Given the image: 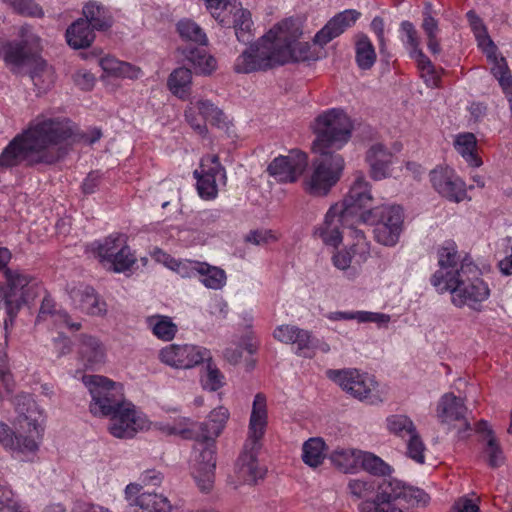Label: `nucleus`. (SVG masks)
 Masks as SVG:
<instances>
[{
    "mask_svg": "<svg viewBox=\"0 0 512 512\" xmlns=\"http://www.w3.org/2000/svg\"><path fill=\"white\" fill-rule=\"evenodd\" d=\"M354 50L357 67L362 71L370 70L376 62L377 54L373 43L366 34L358 33L356 35Z\"/></svg>",
    "mask_w": 512,
    "mask_h": 512,
    "instance_id": "c85d7f7f",
    "label": "nucleus"
},
{
    "mask_svg": "<svg viewBox=\"0 0 512 512\" xmlns=\"http://www.w3.org/2000/svg\"><path fill=\"white\" fill-rule=\"evenodd\" d=\"M199 113L206 121H210L213 125L220 126L225 121L223 111L214 105L210 100H199L196 103Z\"/></svg>",
    "mask_w": 512,
    "mask_h": 512,
    "instance_id": "3c124183",
    "label": "nucleus"
},
{
    "mask_svg": "<svg viewBox=\"0 0 512 512\" xmlns=\"http://www.w3.org/2000/svg\"><path fill=\"white\" fill-rule=\"evenodd\" d=\"M307 155L299 150H292L288 156L276 157L267 167V172L277 181L293 183L304 172L308 164Z\"/></svg>",
    "mask_w": 512,
    "mask_h": 512,
    "instance_id": "ddd939ff",
    "label": "nucleus"
},
{
    "mask_svg": "<svg viewBox=\"0 0 512 512\" xmlns=\"http://www.w3.org/2000/svg\"><path fill=\"white\" fill-rule=\"evenodd\" d=\"M20 507L13 491L7 485L0 484V512H17Z\"/></svg>",
    "mask_w": 512,
    "mask_h": 512,
    "instance_id": "680f3d73",
    "label": "nucleus"
},
{
    "mask_svg": "<svg viewBox=\"0 0 512 512\" xmlns=\"http://www.w3.org/2000/svg\"><path fill=\"white\" fill-rule=\"evenodd\" d=\"M400 31L406 36V40L403 42L409 48V51L420 46L418 32L412 22L408 20L402 21Z\"/></svg>",
    "mask_w": 512,
    "mask_h": 512,
    "instance_id": "69168bd1",
    "label": "nucleus"
},
{
    "mask_svg": "<svg viewBox=\"0 0 512 512\" xmlns=\"http://www.w3.org/2000/svg\"><path fill=\"white\" fill-rule=\"evenodd\" d=\"M433 188L443 197L459 203L467 195L465 183L450 168L434 169L430 172Z\"/></svg>",
    "mask_w": 512,
    "mask_h": 512,
    "instance_id": "4468645a",
    "label": "nucleus"
},
{
    "mask_svg": "<svg viewBox=\"0 0 512 512\" xmlns=\"http://www.w3.org/2000/svg\"><path fill=\"white\" fill-rule=\"evenodd\" d=\"M285 56L286 54L279 53L275 25L236 58L234 70L243 74L267 71L284 65Z\"/></svg>",
    "mask_w": 512,
    "mask_h": 512,
    "instance_id": "423d86ee",
    "label": "nucleus"
},
{
    "mask_svg": "<svg viewBox=\"0 0 512 512\" xmlns=\"http://www.w3.org/2000/svg\"><path fill=\"white\" fill-rule=\"evenodd\" d=\"M11 9L23 16L42 18L44 11L34 0H3Z\"/></svg>",
    "mask_w": 512,
    "mask_h": 512,
    "instance_id": "de8ad7c7",
    "label": "nucleus"
},
{
    "mask_svg": "<svg viewBox=\"0 0 512 512\" xmlns=\"http://www.w3.org/2000/svg\"><path fill=\"white\" fill-rule=\"evenodd\" d=\"M357 252V245H351L348 250H342L335 253L332 257L334 266L340 270H348L352 261V256Z\"/></svg>",
    "mask_w": 512,
    "mask_h": 512,
    "instance_id": "774afa93",
    "label": "nucleus"
},
{
    "mask_svg": "<svg viewBox=\"0 0 512 512\" xmlns=\"http://www.w3.org/2000/svg\"><path fill=\"white\" fill-rule=\"evenodd\" d=\"M361 17L355 9H347L333 16L314 36V43L324 46L334 38L340 36L348 28L354 26Z\"/></svg>",
    "mask_w": 512,
    "mask_h": 512,
    "instance_id": "f3484780",
    "label": "nucleus"
},
{
    "mask_svg": "<svg viewBox=\"0 0 512 512\" xmlns=\"http://www.w3.org/2000/svg\"><path fill=\"white\" fill-rule=\"evenodd\" d=\"M6 344L0 342V400L10 395L14 390V380L8 366Z\"/></svg>",
    "mask_w": 512,
    "mask_h": 512,
    "instance_id": "c03bdc74",
    "label": "nucleus"
},
{
    "mask_svg": "<svg viewBox=\"0 0 512 512\" xmlns=\"http://www.w3.org/2000/svg\"><path fill=\"white\" fill-rule=\"evenodd\" d=\"M328 376L343 390L361 401L372 405L382 401L377 392V382L367 373H360L356 369L329 370Z\"/></svg>",
    "mask_w": 512,
    "mask_h": 512,
    "instance_id": "6e6552de",
    "label": "nucleus"
},
{
    "mask_svg": "<svg viewBox=\"0 0 512 512\" xmlns=\"http://www.w3.org/2000/svg\"><path fill=\"white\" fill-rule=\"evenodd\" d=\"M0 443L4 448L20 453H33L38 450V443L32 435L16 434L2 422L0 423Z\"/></svg>",
    "mask_w": 512,
    "mask_h": 512,
    "instance_id": "b1692460",
    "label": "nucleus"
},
{
    "mask_svg": "<svg viewBox=\"0 0 512 512\" xmlns=\"http://www.w3.org/2000/svg\"><path fill=\"white\" fill-rule=\"evenodd\" d=\"M431 10V4L427 3L422 12L423 21L421 28L426 37L437 36L439 32L438 20L432 16Z\"/></svg>",
    "mask_w": 512,
    "mask_h": 512,
    "instance_id": "0e129e2a",
    "label": "nucleus"
},
{
    "mask_svg": "<svg viewBox=\"0 0 512 512\" xmlns=\"http://www.w3.org/2000/svg\"><path fill=\"white\" fill-rule=\"evenodd\" d=\"M359 452L361 451L354 449H336L331 453L330 459L339 470L344 473H353L359 465Z\"/></svg>",
    "mask_w": 512,
    "mask_h": 512,
    "instance_id": "a19ab883",
    "label": "nucleus"
},
{
    "mask_svg": "<svg viewBox=\"0 0 512 512\" xmlns=\"http://www.w3.org/2000/svg\"><path fill=\"white\" fill-rule=\"evenodd\" d=\"M273 337L285 344H295L298 354L300 351L316 347V339L313 334L295 325L282 324L274 329Z\"/></svg>",
    "mask_w": 512,
    "mask_h": 512,
    "instance_id": "aec40b11",
    "label": "nucleus"
},
{
    "mask_svg": "<svg viewBox=\"0 0 512 512\" xmlns=\"http://www.w3.org/2000/svg\"><path fill=\"white\" fill-rule=\"evenodd\" d=\"M84 385L91 395L90 412L95 416L110 417L109 432L116 438L134 437L146 426L135 406L126 401L123 385L101 375H84Z\"/></svg>",
    "mask_w": 512,
    "mask_h": 512,
    "instance_id": "7ed1b4c3",
    "label": "nucleus"
},
{
    "mask_svg": "<svg viewBox=\"0 0 512 512\" xmlns=\"http://www.w3.org/2000/svg\"><path fill=\"white\" fill-rule=\"evenodd\" d=\"M484 452L488 456V465L491 468H498L504 462L503 451L494 436L493 430H489V438L487 440Z\"/></svg>",
    "mask_w": 512,
    "mask_h": 512,
    "instance_id": "864d4df0",
    "label": "nucleus"
},
{
    "mask_svg": "<svg viewBox=\"0 0 512 512\" xmlns=\"http://www.w3.org/2000/svg\"><path fill=\"white\" fill-rule=\"evenodd\" d=\"M455 148L470 166L479 167L482 165V160L475 153L476 138L474 134L465 133L459 135L455 141Z\"/></svg>",
    "mask_w": 512,
    "mask_h": 512,
    "instance_id": "58836bf2",
    "label": "nucleus"
},
{
    "mask_svg": "<svg viewBox=\"0 0 512 512\" xmlns=\"http://www.w3.org/2000/svg\"><path fill=\"white\" fill-rule=\"evenodd\" d=\"M238 478L245 483H256L264 476V470L259 467L257 458L252 452L243 453L237 461Z\"/></svg>",
    "mask_w": 512,
    "mask_h": 512,
    "instance_id": "2f4dec72",
    "label": "nucleus"
},
{
    "mask_svg": "<svg viewBox=\"0 0 512 512\" xmlns=\"http://www.w3.org/2000/svg\"><path fill=\"white\" fill-rule=\"evenodd\" d=\"M391 481L398 480L392 477L384 478L381 480L374 478L353 479L349 481L348 489L351 495L357 499H363V501L373 500L376 495H379L380 487L384 483Z\"/></svg>",
    "mask_w": 512,
    "mask_h": 512,
    "instance_id": "bb28decb",
    "label": "nucleus"
},
{
    "mask_svg": "<svg viewBox=\"0 0 512 512\" xmlns=\"http://www.w3.org/2000/svg\"><path fill=\"white\" fill-rule=\"evenodd\" d=\"M228 417L229 412L225 407H218L212 410L205 421L191 423L192 427L189 428L190 438H194L196 442H215V439L222 432Z\"/></svg>",
    "mask_w": 512,
    "mask_h": 512,
    "instance_id": "dca6fc26",
    "label": "nucleus"
},
{
    "mask_svg": "<svg viewBox=\"0 0 512 512\" xmlns=\"http://www.w3.org/2000/svg\"><path fill=\"white\" fill-rule=\"evenodd\" d=\"M393 154L381 143L373 144L366 152L365 160L369 166V175L375 181L391 175Z\"/></svg>",
    "mask_w": 512,
    "mask_h": 512,
    "instance_id": "6ab92c4d",
    "label": "nucleus"
},
{
    "mask_svg": "<svg viewBox=\"0 0 512 512\" xmlns=\"http://www.w3.org/2000/svg\"><path fill=\"white\" fill-rule=\"evenodd\" d=\"M425 446L417 430L408 436L407 455L419 464L425 461Z\"/></svg>",
    "mask_w": 512,
    "mask_h": 512,
    "instance_id": "13d9d810",
    "label": "nucleus"
},
{
    "mask_svg": "<svg viewBox=\"0 0 512 512\" xmlns=\"http://www.w3.org/2000/svg\"><path fill=\"white\" fill-rule=\"evenodd\" d=\"M83 19L87 20V23L95 31H107L114 23L113 16L110 10L97 1H90L83 6Z\"/></svg>",
    "mask_w": 512,
    "mask_h": 512,
    "instance_id": "a878e982",
    "label": "nucleus"
},
{
    "mask_svg": "<svg viewBox=\"0 0 512 512\" xmlns=\"http://www.w3.org/2000/svg\"><path fill=\"white\" fill-rule=\"evenodd\" d=\"M491 74L498 80V83L502 90H506L512 86V75L508 67L507 61L503 56L491 61Z\"/></svg>",
    "mask_w": 512,
    "mask_h": 512,
    "instance_id": "8fccbe9b",
    "label": "nucleus"
},
{
    "mask_svg": "<svg viewBox=\"0 0 512 512\" xmlns=\"http://www.w3.org/2000/svg\"><path fill=\"white\" fill-rule=\"evenodd\" d=\"M184 59L188 61L196 74L211 75L217 67L216 59L207 53L205 48L192 44L179 48Z\"/></svg>",
    "mask_w": 512,
    "mask_h": 512,
    "instance_id": "5701e85b",
    "label": "nucleus"
},
{
    "mask_svg": "<svg viewBox=\"0 0 512 512\" xmlns=\"http://www.w3.org/2000/svg\"><path fill=\"white\" fill-rule=\"evenodd\" d=\"M5 289L8 292V303L19 307L29 304L37 296L40 289L34 279L19 269L5 270Z\"/></svg>",
    "mask_w": 512,
    "mask_h": 512,
    "instance_id": "9b49d317",
    "label": "nucleus"
},
{
    "mask_svg": "<svg viewBox=\"0 0 512 512\" xmlns=\"http://www.w3.org/2000/svg\"><path fill=\"white\" fill-rule=\"evenodd\" d=\"M193 271L200 275V282L207 288L219 290L226 284V273L223 269L205 262L190 263Z\"/></svg>",
    "mask_w": 512,
    "mask_h": 512,
    "instance_id": "cd10ccee",
    "label": "nucleus"
},
{
    "mask_svg": "<svg viewBox=\"0 0 512 512\" xmlns=\"http://www.w3.org/2000/svg\"><path fill=\"white\" fill-rule=\"evenodd\" d=\"M379 316H382L378 313L365 312V311H357V312H346V311H336L330 312L326 315V317L332 321L339 320H353L356 319L358 322H374L377 320Z\"/></svg>",
    "mask_w": 512,
    "mask_h": 512,
    "instance_id": "5fc2aeb1",
    "label": "nucleus"
},
{
    "mask_svg": "<svg viewBox=\"0 0 512 512\" xmlns=\"http://www.w3.org/2000/svg\"><path fill=\"white\" fill-rule=\"evenodd\" d=\"M253 21L249 10L238 8L233 13V29L237 40L243 44L251 43L254 38Z\"/></svg>",
    "mask_w": 512,
    "mask_h": 512,
    "instance_id": "473e14b6",
    "label": "nucleus"
},
{
    "mask_svg": "<svg viewBox=\"0 0 512 512\" xmlns=\"http://www.w3.org/2000/svg\"><path fill=\"white\" fill-rule=\"evenodd\" d=\"M360 222L374 226L375 240L388 247L395 246L403 230L404 211L399 205H380L365 210Z\"/></svg>",
    "mask_w": 512,
    "mask_h": 512,
    "instance_id": "0eeeda50",
    "label": "nucleus"
},
{
    "mask_svg": "<svg viewBox=\"0 0 512 512\" xmlns=\"http://www.w3.org/2000/svg\"><path fill=\"white\" fill-rule=\"evenodd\" d=\"M177 32L180 37L201 46L207 45L208 39L203 29L194 21L190 19H182L177 25Z\"/></svg>",
    "mask_w": 512,
    "mask_h": 512,
    "instance_id": "79ce46f5",
    "label": "nucleus"
},
{
    "mask_svg": "<svg viewBox=\"0 0 512 512\" xmlns=\"http://www.w3.org/2000/svg\"><path fill=\"white\" fill-rule=\"evenodd\" d=\"M123 245L120 237L109 236L97 247V254L102 262L110 263L117 250Z\"/></svg>",
    "mask_w": 512,
    "mask_h": 512,
    "instance_id": "6e6d98bb",
    "label": "nucleus"
},
{
    "mask_svg": "<svg viewBox=\"0 0 512 512\" xmlns=\"http://www.w3.org/2000/svg\"><path fill=\"white\" fill-rule=\"evenodd\" d=\"M0 52L6 65L16 73L21 67L30 63L38 50L14 40L2 44Z\"/></svg>",
    "mask_w": 512,
    "mask_h": 512,
    "instance_id": "412c9836",
    "label": "nucleus"
},
{
    "mask_svg": "<svg viewBox=\"0 0 512 512\" xmlns=\"http://www.w3.org/2000/svg\"><path fill=\"white\" fill-rule=\"evenodd\" d=\"M65 37L71 48L84 49L95 40V30L87 23V20L79 18L68 26Z\"/></svg>",
    "mask_w": 512,
    "mask_h": 512,
    "instance_id": "393cba45",
    "label": "nucleus"
},
{
    "mask_svg": "<svg viewBox=\"0 0 512 512\" xmlns=\"http://www.w3.org/2000/svg\"><path fill=\"white\" fill-rule=\"evenodd\" d=\"M358 456H360L359 464H361L362 468L370 474L374 476L390 475L392 471L391 467L380 457L363 451L359 452Z\"/></svg>",
    "mask_w": 512,
    "mask_h": 512,
    "instance_id": "37998d69",
    "label": "nucleus"
},
{
    "mask_svg": "<svg viewBox=\"0 0 512 512\" xmlns=\"http://www.w3.org/2000/svg\"><path fill=\"white\" fill-rule=\"evenodd\" d=\"M194 177L197 180L198 194L202 199L210 200L217 196L218 189L215 179L210 174H202L198 170L194 171Z\"/></svg>",
    "mask_w": 512,
    "mask_h": 512,
    "instance_id": "09e8293b",
    "label": "nucleus"
},
{
    "mask_svg": "<svg viewBox=\"0 0 512 512\" xmlns=\"http://www.w3.org/2000/svg\"><path fill=\"white\" fill-rule=\"evenodd\" d=\"M311 127L316 135L312 149L319 156L312 162L305 190L313 196H326L343 174L345 161L337 151L350 140L353 124L342 109L332 108L318 115Z\"/></svg>",
    "mask_w": 512,
    "mask_h": 512,
    "instance_id": "f257e3e1",
    "label": "nucleus"
},
{
    "mask_svg": "<svg viewBox=\"0 0 512 512\" xmlns=\"http://www.w3.org/2000/svg\"><path fill=\"white\" fill-rule=\"evenodd\" d=\"M205 369L200 376V382L204 390L215 392L225 384V377L213 362L211 354L204 359Z\"/></svg>",
    "mask_w": 512,
    "mask_h": 512,
    "instance_id": "c9c22d12",
    "label": "nucleus"
},
{
    "mask_svg": "<svg viewBox=\"0 0 512 512\" xmlns=\"http://www.w3.org/2000/svg\"><path fill=\"white\" fill-rule=\"evenodd\" d=\"M476 37L478 39V45L481 48L482 52L486 55L488 62L496 61V59L500 58V56L497 55V46L487 35V33L481 35V33L479 32L476 34Z\"/></svg>",
    "mask_w": 512,
    "mask_h": 512,
    "instance_id": "338daca9",
    "label": "nucleus"
},
{
    "mask_svg": "<svg viewBox=\"0 0 512 512\" xmlns=\"http://www.w3.org/2000/svg\"><path fill=\"white\" fill-rule=\"evenodd\" d=\"M209 350L190 344H171L160 351V360L177 369H189L208 357Z\"/></svg>",
    "mask_w": 512,
    "mask_h": 512,
    "instance_id": "f8f14e48",
    "label": "nucleus"
},
{
    "mask_svg": "<svg viewBox=\"0 0 512 512\" xmlns=\"http://www.w3.org/2000/svg\"><path fill=\"white\" fill-rule=\"evenodd\" d=\"M372 200L371 186L364 174L358 172L348 194L340 204L337 203L329 208L323 223L316 228L315 234L324 243L335 244L339 242L340 237L336 231L339 222L350 224L351 217H356V221L360 222L359 216L365 211L364 208L371 204Z\"/></svg>",
    "mask_w": 512,
    "mask_h": 512,
    "instance_id": "39448f33",
    "label": "nucleus"
},
{
    "mask_svg": "<svg viewBox=\"0 0 512 512\" xmlns=\"http://www.w3.org/2000/svg\"><path fill=\"white\" fill-rule=\"evenodd\" d=\"M279 53L286 54L288 62L310 61L317 59L308 42H299L302 31L293 20H284L276 25Z\"/></svg>",
    "mask_w": 512,
    "mask_h": 512,
    "instance_id": "1a4fd4ad",
    "label": "nucleus"
},
{
    "mask_svg": "<svg viewBox=\"0 0 512 512\" xmlns=\"http://www.w3.org/2000/svg\"><path fill=\"white\" fill-rule=\"evenodd\" d=\"M139 512H171L172 506L167 497L162 494L143 492L135 500Z\"/></svg>",
    "mask_w": 512,
    "mask_h": 512,
    "instance_id": "72a5a7b5",
    "label": "nucleus"
},
{
    "mask_svg": "<svg viewBox=\"0 0 512 512\" xmlns=\"http://www.w3.org/2000/svg\"><path fill=\"white\" fill-rule=\"evenodd\" d=\"M28 65H32L29 71V76L34 86L37 87L39 91L49 89L54 81L52 67L49 66L44 59L38 56V52H36L35 56L31 58Z\"/></svg>",
    "mask_w": 512,
    "mask_h": 512,
    "instance_id": "c756f323",
    "label": "nucleus"
},
{
    "mask_svg": "<svg viewBox=\"0 0 512 512\" xmlns=\"http://www.w3.org/2000/svg\"><path fill=\"white\" fill-rule=\"evenodd\" d=\"M71 298L80 311L87 315L100 316L106 313V303L91 286H83L71 291Z\"/></svg>",
    "mask_w": 512,
    "mask_h": 512,
    "instance_id": "4be33fe9",
    "label": "nucleus"
},
{
    "mask_svg": "<svg viewBox=\"0 0 512 512\" xmlns=\"http://www.w3.org/2000/svg\"><path fill=\"white\" fill-rule=\"evenodd\" d=\"M192 85L191 70L186 67L174 69L168 77L167 86L176 97L185 100L189 97Z\"/></svg>",
    "mask_w": 512,
    "mask_h": 512,
    "instance_id": "7c9ffc66",
    "label": "nucleus"
},
{
    "mask_svg": "<svg viewBox=\"0 0 512 512\" xmlns=\"http://www.w3.org/2000/svg\"><path fill=\"white\" fill-rule=\"evenodd\" d=\"M136 261L134 254L131 253L130 248L127 245H122L117 250L110 264L115 272H124L129 269Z\"/></svg>",
    "mask_w": 512,
    "mask_h": 512,
    "instance_id": "4d7b16f0",
    "label": "nucleus"
},
{
    "mask_svg": "<svg viewBox=\"0 0 512 512\" xmlns=\"http://www.w3.org/2000/svg\"><path fill=\"white\" fill-rule=\"evenodd\" d=\"M349 222H350V224H344L341 221V222H339V225H337L336 231L340 237L339 242H337L335 244H332V243H325V244L332 246V247H337L342 242L343 233L345 231H347L349 236H351L352 238L357 240V243L353 244V245H357V251L362 250L363 254H368L367 243L365 241V234L362 230L357 228L358 224H365V223L356 221V217H351Z\"/></svg>",
    "mask_w": 512,
    "mask_h": 512,
    "instance_id": "ea45409f",
    "label": "nucleus"
},
{
    "mask_svg": "<svg viewBox=\"0 0 512 512\" xmlns=\"http://www.w3.org/2000/svg\"><path fill=\"white\" fill-rule=\"evenodd\" d=\"M72 135L69 119L38 115L2 150L0 167L10 169L21 164L26 167L54 165L66 154L61 145Z\"/></svg>",
    "mask_w": 512,
    "mask_h": 512,
    "instance_id": "f03ea898",
    "label": "nucleus"
},
{
    "mask_svg": "<svg viewBox=\"0 0 512 512\" xmlns=\"http://www.w3.org/2000/svg\"><path fill=\"white\" fill-rule=\"evenodd\" d=\"M201 168L202 170L200 173L212 175L215 181L217 180V177H219L220 180H223V182H225V168L221 165L219 157L217 155L209 157L206 160H202Z\"/></svg>",
    "mask_w": 512,
    "mask_h": 512,
    "instance_id": "bf43d9fd",
    "label": "nucleus"
},
{
    "mask_svg": "<svg viewBox=\"0 0 512 512\" xmlns=\"http://www.w3.org/2000/svg\"><path fill=\"white\" fill-rule=\"evenodd\" d=\"M430 282L439 293L450 292L454 306H467L477 312L482 310V303L491 293L488 283L482 278L481 270L468 256L463 258L460 269L446 273L436 271Z\"/></svg>",
    "mask_w": 512,
    "mask_h": 512,
    "instance_id": "20e7f679",
    "label": "nucleus"
},
{
    "mask_svg": "<svg viewBox=\"0 0 512 512\" xmlns=\"http://www.w3.org/2000/svg\"><path fill=\"white\" fill-rule=\"evenodd\" d=\"M326 444L322 438H310L302 447V460L310 467H318L322 464L325 455Z\"/></svg>",
    "mask_w": 512,
    "mask_h": 512,
    "instance_id": "4c0bfd02",
    "label": "nucleus"
},
{
    "mask_svg": "<svg viewBox=\"0 0 512 512\" xmlns=\"http://www.w3.org/2000/svg\"><path fill=\"white\" fill-rule=\"evenodd\" d=\"M467 407L463 399L456 397L452 393L444 394L437 407V414L441 422L450 424L454 421L461 422L462 428H459V438H465V433L471 430L470 421L466 417Z\"/></svg>",
    "mask_w": 512,
    "mask_h": 512,
    "instance_id": "2eb2a0df",
    "label": "nucleus"
},
{
    "mask_svg": "<svg viewBox=\"0 0 512 512\" xmlns=\"http://www.w3.org/2000/svg\"><path fill=\"white\" fill-rule=\"evenodd\" d=\"M206 8L210 11L211 15L216 19L219 20L221 25H225L224 19H219L220 15L223 11L227 10L229 7H231L230 13H232V10L236 8V2L237 0H204Z\"/></svg>",
    "mask_w": 512,
    "mask_h": 512,
    "instance_id": "052dcab7",
    "label": "nucleus"
},
{
    "mask_svg": "<svg viewBox=\"0 0 512 512\" xmlns=\"http://www.w3.org/2000/svg\"><path fill=\"white\" fill-rule=\"evenodd\" d=\"M438 254V265L442 271L454 272L456 269H460L463 258H460L458 253L457 245L453 241H446L437 251Z\"/></svg>",
    "mask_w": 512,
    "mask_h": 512,
    "instance_id": "f704fd0d",
    "label": "nucleus"
},
{
    "mask_svg": "<svg viewBox=\"0 0 512 512\" xmlns=\"http://www.w3.org/2000/svg\"><path fill=\"white\" fill-rule=\"evenodd\" d=\"M55 315L56 320L63 321L67 327L72 330H79L81 328V323L71 322L70 316L66 311H59L54 313V301L50 296H45L41 302L39 314L37 316V321H40L44 315Z\"/></svg>",
    "mask_w": 512,
    "mask_h": 512,
    "instance_id": "49530a36",
    "label": "nucleus"
},
{
    "mask_svg": "<svg viewBox=\"0 0 512 512\" xmlns=\"http://www.w3.org/2000/svg\"><path fill=\"white\" fill-rule=\"evenodd\" d=\"M197 455L192 466V476L202 492H209L213 488L216 468V443L196 442Z\"/></svg>",
    "mask_w": 512,
    "mask_h": 512,
    "instance_id": "9d476101",
    "label": "nucleus"
},
{
    "mask_svg": "<svg viewBox=\"0 0 512 512\" xmlns=\"http://www.w3.org/2000/svg\"><path fill=\"white\" fill-rule=\"evenodd\" d=\"M267 424V410H252L249 422L250 438L255 445L264 435Z\"/></svg>",
    "mask_w": 512,
    "mask_h": 512,
    "instance_id": "603ef678",
    "label": "nucleus"
},
{
    "mask_svg": "<svg viewBox=\"0 0 512 512\" xmlns=\"http://www.w3.org/2000/svg\"><path fill=\"white\" fill-rule=\"evenodd\" d=\"M79 357L84 367L98 370L106 362V348L96 337L82 334L78 349Z\"/></svg>",
    "mask_w": 512,
    "mask_h": 512,
    "instance_id": "a211bd4d",
    "label": "nucleus"
},
{
    "mask_svg": "<svg viewBox=\"0 0 512 512\" xmlns=\"http://www.w3.org/2000/svg\"><path fill=\"white\" fill-rule=\"evenodd\" d=\"M389 431L399 437L405 438L416 431L413 421L406 415H391L387 418Z\"/></svg>",
    "mask_w": 512,
    "mask_h": 512,
    "instance_id": "a18cd8bd",
    "label": "nucleus"
},
{
    "mask_svg": "<svg viewBox=\"0 0 512 512\" xmlns=\"http://www.w3.org/2000/svg\"><path fill=\"white\" fill-rule=\"evenodd\" d=\"M148 327L153 334L163 341H170L175 337L177 326L172 322L171 318L163 315H153L146 319Z\"/></svg>",
    "mask_w": 512,
    "mask_h": 512,
    "instance_id": "e433bc0d",
    "label": "nucleus"
},
{
    "mask_svg": "<svg viewBox=\"0 0 512 512\" xmlns=\"http://www.w3.org/2000/svg\"><path fill=\"white\" fill-rule=\"evenodd\" d=\"M276 240L277 237L275 236L273 231L267 229L252 230L245 236L246 242L252 243L257 246L266 245L270 242H275Z\"/></svg>",
    "mask_w": 512,
    "mask_h": 512,
    "instance_id": "e2e57ef3",
    "label": "nucleus"
}]
</instances>
